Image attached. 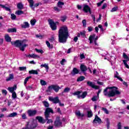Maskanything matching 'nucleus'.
<instances>
[{
  "label": "nucleus",
  "instance_id": "f257e3e1",
  "mask_svg": "<svg viewBox=\"0 0 129 129\" xmlns=\"http://www.w3.org/2000/svg\"><path fill=\"white\" fill-rule=\"evenodd\" d=\"M69 37V32L68 31V27L62 26L60 27L58 31V42L65 44L67 42V40Z\"/></svg>",
  "mask_w": 129,
  "mask_h": 129
},
{
  "label": "nucleus",
  "instance_id": "f03ea898",
  "mask_svg": "<svg viewBox=\"0 0 129 129\" xmlns=\"http://www.w3.org/2000/svg\"><path fill=\"white\" fill-rule=\"evenodd\" d=\"M104 96L108 97H114L115 95H120V92L118 91V88L115 86L107 87L103 92Z\"/></svg>",
  "mask_w": 129,
  "mask_h": 129
},
{
  "label": "nucleus",
  "instance_id": "7ed1b4c3",
  "mask_svg": "<svg viewBox=\"0 0 129 129\" xmlns=\"http://www.w3.org/2000/svg\"><path fill=\"white\" fill-rule=\"evenodd\" d=\"M37 126H38V122L33 121L30 124V122L27 121L25 127H23L22 129H35Z\"/></svg>",
  "mask_w": 129,
  "mask_h": 129
},
{
  "label": "nucleus",
  "instance_id": "20e7f679",
  "mask_svg": "<svg viewBox=\"0 0 129 129\" xmlns=\"http://www.w3.org/2000/svg\"><path fill=\"white\" fill-rule=\"evenodd\" d=\"M62 121H61V119H60V117L57 116L54 120L53 125L56 128H59V127H63V125H62Z\"/></svg>",
  "mask_w": 129,
  "mask_h": 129
},
{
  "label": "nucleus",
  "instance_id": "39448f33",
  "mask_svg": "<svg viewBox=\"0 0 129 129\" xmlns=\"http://www.w3.org/2000/svg\"><path fill=\"white\" fill-rule=\"evenodd\" d=\"M60 89V86L57 85H51L48 87V89L46 90V92H51L52 89H53L55 91V92H58Z\"/></svg>",
  "mask_w": 129,
  "mask_h": 129
},
{
  "label": "nucleus",
  "instance_id": "423d86ee",
  "mask_svg": "<svg viewBox=\"0 0 129 129\" xmlns=\"http://www.w3.org/2000/svg\"><path fill=\"white\" fill-rule=\"evenodd\" d=\"M50 113H54V111L50 107L46 108L44 112V116L46 119H48L50 117Z\"/></svg>",
  "mask_w": 129,
  "mask_h": 129
},
{
  "label": "nucleus",
  "instance_id": "0eeeda50",
  "mask_svg": "<svg viewBox=\"0 0 129 129\" xmlns=\"http://www.w3.org/2000/svg\"><path fill=\"white\" fill-rule=\"evenodd\" d=\"M48 22L50 27L51 28V30H52V31H55V30H57V25H56V23L54 22L53 20L48 19Z\"/></svg>",
  "mask_w": 129,
  "mask_h": 129
},
{
  "label": "nucleus",
  "instance_id": "6e6552de",
  "mask_svg": "<svg viewBox=\"0 0 129 129\" xmlns=\"http://www.w3.org/2000/svg\"><path fill=\"white\" fill-rule=\"evenodd\" d=\"M11 44L15 46V47H17V48H20L23 45V41L20 40H17L14 42H11Z\"/></svg>",
  "mask_w": 129,
  "mask_h": 129
},
{
  "label": "nucleus",
  "instance_id": "1a4fd4ad",
  "mask_svg": "<svg viewBox=\"0 0 129 129\" xmlns=\"http://www.w3.org/2000/svg\"><path fill=\"white\" fill-rule=\"evenodd\" d=\"M28 3H29V7L31 8V9H35V8H37L40 6L39 3H36L34 5V0H27Z\"/></svg>",
  "mask_w": 129,
  "mask_h": 129
},
{
  "label": "nucleus",
  "instance_id": "9d476101",
  "mask_svg": "<svg viewBox=\"0 0 129 129\" xmlns=\"http://www.w3.org/2000/svg\"><path fill=\"white\" fill-rule=\"evenodd\" d=\"M48 100H49V101H52L53 103H54L55 104L58 103V102H59L60 101L59 97H55L54 98H53L52 97H49Z\"/></svg>",
  "mask_w": 129,
  "mask_h": 129
},
{
  "label": "nucleus",
  "instance_id": "9b49d317",
  "mask_svg": "<svg viewBox=\"0 0 129 129\" xmlns=\"http://www.w3.org/2000/svg\"><path fill=\"white\" fill-rule=\"evenodd\" d=\"M96 36V34H93L89 36V40H90V44L93 43V40H94V41H97V40H98V36H96Z\"/></svg>",
  "mask_w": 129,
  "mask_h": 129
},
{
  "label": "nucleus",
  "instance_id": "f8f14e48",
  "mask_svg": "<svg viewBox=\"0 0 129 129\" xmlns=\"http://www.w3.org/2000/svg\"><path fill=\"white\" fill-rule=\"evenodd\" d=\"M87 84L88 86L90 87H92V88H94V89H99V86H96L93 84V83L91 81H87Z\"/></svg>",
  "mask_w": 129,
  "mask_h": 129
},
{
  "label": "nucleus",
  "instance_id": "ddd939ff",
  "mask_svg": "<svg viewBox=\"0 0 129 129\" xmlns=\"http://www.w3.org/2000/svg\"><path fill=\"white\" fill-rule=\"evenodd\" d=\"M27 114L28 116L32 117V116H35L37 114V111L36 110L29 109L27 111Z\"/></svg>",
  "mask_w": 129,
  "mask_h": 129
},
{
  "label": "nucleus",
  "instance_id": "4468645a",
  "mask_svg": "<svg viewBox=\"0 0 129 129\" xmlns=\"http://www.w3.org/2000/svg\"><path fill=\"white\" fill-rule=\"evenodd\" d=\"M36 119H37L38 122L40 123H42L43 124L46 123V120L43 118V117L42 116H37L36 117Z\"/></svg>",
  "mask_w": 129,
  "mask_h": 129
},
{
  "label": "nucleus",
  "instance_id": "2eb2a0df",
  "mask_svg": "<svg viewBox=\"0 0 129 129\" xmlns=\"http://www.w3.org/2000/svg\"><path fill=\"white\" fill-rule=\"evenodd\" d=\"M83 11H84L85 13H88L89 12V14H91V9L88 5H85Z\"/></svg>",
  "mask_w": 129,
  "mask_h": 129
},
{
  "label": "nucleus",
  "instance_id": "dca6fc26",
  "mask_svg": "<svg viewBox=\"0 0 129 129\" xmlns=\"http://www.w3.org/2000/svg\"><path fill=\"white\" fill-rule=\"evenodd\" d=\"M97 122L98 123H101V119H100L97 115H96L95 116V118L93 121V123H97Z\"/></svg>",
  "mask_w": 129,
  "mask_h": 129
},
{
  "label": "nucleus",
  "instance_id": "f3484780",
  "mask_svg": "<svg viewBox=\"0 0 129 129\" xmlns=\"http://www.w3.org/2000/svg\"><path fill=\"white\" fill-rule=\"evenodd\" d=\"M17 90V85H15L12 87H8V90H9V92L11 93H13L15 92V90Z\"/></svg>",
  "mask_w": 129,
  "mask_h": 129
},
{
  "label": "nucleus",
  "instance_id": "a211bd4d",
  "mask_svg": "<svg viewBox=\"0 0 129 129\" xmlns=\"http://www.w3.org/2000/svg\"><path fill=\"white\" fill-rule=\"evenodd\" d=\"M79 73V70L76 68H74L73 71L71 73L73 76H74V75H76V74H78Z\"/></svg>",
  "mask_w": 129,
  "mask_h": 129
},
{
  "label": "nucleus",
  "instance_id": "6ab92c4d",
  "mask_svg": "<svg viewBox=\"0 0 129 129\" xmlns=\"http://www.w3.org/2000/svg\"><path fill=\"white\" fill-rule=\"evenodd\" d=\"M80 69L82 72H86V71H87V67L83 64H82L80 66Z\"/></svg>",
  "mask_w": 129,
  "mask_h": 129
},
{
  "label": "nucleus",
  "instance_id": "aec40b11",
  "mask_svg": "<svg viewBox=\"0 0 129 129\" xmlns=\"http://www.w3.org/2000/svg\"><path fill=\"white\" fill-rule=\"evenodd\" d=\"M87 91L83 92L81 95L78 96V98H82L83 99L85 98L87 96Z\"/></svg>",
  "mask_w": 129,
  "mask_h": 129
},
{
  "label": "nucleus",
  "instance_id": "412c9836",
  "mask_svg": "<svg viewBox=\"0 0 129 129\" xmlns=\"http://www.w3.org/2000/svg\"><path fill=\"white\" fill-rule=\"evenodd\" d=\"M0 7H1V8L3 9H5L6 11L7 12H9L10 13H12V9H11L10 8L6 7V6L2 4H0Z\"/></svg>",
  "mask_w": 129,
  "mask_h": 129
},
{
  "label": "nucleus",
  "instance_id": "4be33fe9",
  "mask_svg": "<svg viewBox=\"0 0 129 129\" xmlns=\"http://www.w3.org/2000/svg\"><path fill=\"white\" fill-rule=\"evenodd\" d=\"M75 114H76V116H78L79 117H83L85 115V114H84V113L81 114V113L80 112V111L76 112Z\"/></svg>",
  "mask_w": 129,
  "mask_h": 129
},
{
  "label": "nucleus",
  "instance_id": "5701e85b",
  "mask_svg": "<svg viewBox=\"0 0 129 129\" xmlns=\"http://www.w3.org/2000/svg\"><path fill=\"white\" fill-rule=\"evenodd\" d=\"M21 27L22 29H27V28H30V25L29 23L25 22H24V25H22Z\"/></svg>",
  "mask_w": 129,
  "mask_h": 129
},
{
  "label": "nucleus",
  "instance_id": "b1692460",
  "mask_svg": "<svg viewBox=\"0 0 129 129\" xmlns=\"http://www.w3.org/2000/svg\"><path fill=\"white\" fill-rule=\"evenodd\" d=\"M5 38L6 42H11L12 38H11V37H10V35H9V34H6L5 36Z\"/></svg>",
  "mask_w": 129,
  "mask_h": 129
},
{
  "label": "nucleus",
  "instance_id": "393cba45",
  "mask_svg": "<svg viewBox=\"0 0 129 129\" xmlns=\"http://www.w3.org/2000/svg\"><path fill=\"white\" fill-rule=\"evenodd\" d=\"M29 74H33V75H38V73L37 70H32L29 71Z\"/></svg>",
  "mask_w": 129,
  "mask_h": 129
},
{
  "label": "nucleus",
  "instance_id": "a878e982",
  "mask_svg": "<svg viewBox=\"0 0 129 129\" xmlns=\"http://www.w3.org/2000/svg\"><path fill=\"white\" fill-rule=\"evenodd\" d=\"M8 33H17V29L15 28H9L8 29Z\"/></svg>",
  "mask_w": 129,
  "mask_h": 129
},
{
  "label": "nucleus",
  "instance_id": "bb28decb",
  "mask_svg": "<svg viewBox=\"0 0 129 129\" xmlns=\"http://www.w3.org/2000/svg\"><path fill=\"white\" fill-rule=\"evenodd\" d=\"M27 57H31V58H33V59H36V58H40L39 55L35 54L34 53L29 54L27 56Z\"/></svg>",
  "mask_w": 129,
  "mask_h": 129
},
{
  "label": "nucleus",
  "instance_id": "cd10ccee",
  "mask_svg": "<svg viewBox=\"0 0 129 129\" xmlns=\"http://www.w3.org/2000/svg\"><path fill=\"white\" fill-rule=\"evenodd\" d=\"M12 79H14V74H9V77L6 79V81H7V82H9V81H11Z\"/></svg>",
  "mask_w": 129,
  "mask_h": 129
},
{
  "label": "nucleus",
  "instance_id": "c85d7f7f",
  "mask_svg": "<svg viewBox=\"0 0 129 129\" xmlns=\"http://www.w3.org/2000/svg\"><path fill=\"white\" fill-rule=\"evenodd\" d=\"M106 126L107 129H109V127H110V121H109V119L108 118H106Z\"/></svg>",
  "mask_w": 129,
  "mask_h": 129
},
{
  "label": "nucleus",
  "instance_id": "c756f323",
  "mask_svg": "<svg viewBox=\"0 0 129 129\" xmlns=\"http://www.w3.org/2000/svg\"><path fill=\"white\" fill-rule=\"evenodd\" d=\"M18 115V113L17 112H13L11 114H9L7 117H15Z\"/></svg>",
  "mask_w": 129,
  "mask_h": 129
},
{
  "label": "nucleus",
  "instance_id": "7c9ffc66",
  "mask_svg": "<svg viewBox=\"0 0 129 129\" xmlns=\"http://www.w3.org/2000/svg\"><path fill=\"white\" fill-rule=\"evenodd\" d=\"M64 3L61 1H59L57 4V6L58 8H60V9H62V8H63V6H64Z\"/></svg>",
  "mask_w": 129,
  "mask_h": 129
},
{
  "label": "nucleus",
  "instance_id": "2f4dec72",
  "mask_svg": "<svg viewBox=\"0 0 129 129\" xmlns=\"http://www.w3.org/2000/svg\"><path fill=\"white\" fill-rule=\"evenodd\" d=\"M42 103L45 107H47V108H49V106H50V104L46 101H42Z\"/></svg>",
  "mask_w": 129,
  "mask_h": 129
},
{
  "label": "nucleus",
  "instance_id": "473e14b6",
  "mask_svg": "<svg viewBox=\"0 0 129 129\" xmlns=\"http://www.w3.org/2000/svg\"><path fill=\"white\" fill-rule=\"evenodd\" d=\"M84 79H85V77H84L83 76H81L80 77H79L77 79V82H80L81 81H83V80H84Z\"/></svg>",
  "mask_w": 129,
  "mask_h": 129
},
{
  "label": "nucleus",
  "instance_id": "72a5a7b5",
  "mask_svg": "<svg viewBox=\"0 0 129 129\" xmlns=\"http://www.w3.org/2000/svg\"><path fill=\"white\" fill-rule=\"evenodd\" d=\"M15 14L17 15V16H21V15H24V11L22 10H18L15 12Z\"/></svg>",
  "mask_w": 129,
  "mask_h": 129
},
{
  "label": "nucleus",
  "instance_id": "f704fd0d",
  "mask_svg": "<svg viewBox=\"0 0 129 129\" xmlns=\"http://www.w3.org/2000/svg\"><path fill=\"white\" fill-rule=\"evenodd\" d=\"M88 114H87V116L89 118L92 117L93 116V113H92V111L90 110L88 111Z\"/></svg>",
  "mask_w": 129,
  "mask_h": 129
},
{
  "label": "nucleus",
  "instance_id": "c9c22d12",
  "mask_svg": "<svg viewBox=\"0 0 129 129\" xmlns=\"http://www.w3.org/2000/svg\"><path fill=\"white\" fill-rule=\"evenodd\" d=\"M28 46L27 44H24L23 45H22V46H20V47H19L20 49V51H22V52H24V51H25V48Z\"/></svg>",
  "mask_w": 129,
  "mask_h": 129
},
{
  "label": "nucleus",
  "instance_id": "e433bc0d",
  "mask_svg": "<svg viewBox=\"0 0 129 129\" xmlns=\"http://www.w3.org/2000/svg\"><path fill=\"white\" fill-rule=\"evenodd\" d=\"M17 8L19 10H23L24 8V5L22 3H18L17 4Z\"/></svg>",
  "mask_w": 129,
  "mask_h": 129
},
{
  "label": "nucleus",
  "instance_id": "4c0bfd02",
  "mask_svg": "<svg viewBox=\"0 0 129 129\" xmlns=\"http://www.w3.org/2000/svg\"><path fill=\"white\" fill-rule=\"evenodd\" d=\"M123 58L126 59L125 61H129V57L125 52L123 53Z\"/></svg>",
  "mask_w": 129,
  "mask_h": 129
},
{
  "label": "nucleus",
  "instance_id": "58836bf2",
  "mask_svg": "<svg viewBox=\"0 0 129 129\" xmlns=\"http://www.w3.org/2000/svg\"><path fill=\"white\" fill-rule=\"evenodd\" d=\"M81 92H82V91H78L75 92L73 94V95H77L78 98V96H80V94L81 93Z\"/></svg>",
  "mask_w": 129,
  "mask_h": 129
},
{
  "label": "nucleus",
  "instance_id": "ea45409f",
  "mask_svg": "<svg viewBox=\"0 0 129 129\" xmlns=\"http://www.w3.org/2000/svg\"><path fill=\"white\" fill-rule=\"evenodd\" d=\"M40 67L41 68H43V67H44L46 70H49V66L48 64H46V63H44V64H41Z\"/></svg>",
  "mask_w": 129,
  "mask_h": 129
},
{
  "label": "nucleus",
  "instance_id": "a19ab883",
  "mask_svg": "<svg viewBox=\"0 0 129 129\" xmlns=\"http://www.w3.org/2000/svg\"><path fill=\"white\" fill-rule=\"evenodd\" d=\"M80 35L83 37V38H86V32L83 31V32H80Z\"/></svg>",
  "mask_w": 129,
  "mask_h": 129
},
{
  "label": "nucleus",
  "instance_id": "79ce46f5",
  "mask_svg": "<svg viewBox=\"0 0 129 129\" xmlns=\"http://www.w3.org/2000/svg\"><path fill=\"white\" fill-rule=\"evenodd\" d=\"M31 78H32V76L27 77L25 78V79L24 80V85H26V84H27V83L28 82V81H29V79H31Z\"/></svg>",
  "mask_w": 129,
  "mask_h": 129
},
{
  "label": "nucleus",
  "instance_id": "37998d69",
  "mask_svg": "<svg viewBox=\"0 0 129 129\" xmlns=\"http://www.w3.org/2000/svg\"><path fill=\"white\" fill-rule=\"evenodd\" d=\"M60 19V21H61L62 23H64V22L67 20V17L66 16H63L61 17Z\"/></svg>",
  "mask_w": 129,
  "mask_h": 129
},
{
  "label": "nucleus",
  "instance_id": "c03bdc74",
  "mask_svg": "<svg viewBox=\"0 0 129 129\" xmlns=\"http://www.w3.org/2000/svg\"><path fill=\"white\" fill-rule=\"evenodd\" d=\"M40 84L42 86H45V85H47V82L44 80H40Z\"/></svg>",
  "mask_w": 129,
  "mask_h": 129
},
{
  "label": "nucleus",
  "instance_id": "a18cd8bd",
  "mask_svg": "<svg viewBox=\"0 0 129 129\" xmlns=\"http://www.w3.org/2000/svg\"><path fill=\"white\" fill-rule=\"evenodd\" d=\"M126 62H128V61H126L125 60H123V63L124 64V65L125 66V67L126 68H127V69H129V66L128 64H127V63H126Z\"/></svg>",
  "mask_w": 129,
  "mask_h": 129
},
{
  "label": "nucleus",
  "instance_id": "49530a36",
  "mask_svg": "<svg viewBox=\"0 0 129 129\" xmlns=\"http://www.w3.org/2000/svg\"><path fill=\"white\" fill-rule=\"evenodd\" d=\"M19 68L20 71H25V70H27V68L26 67H20Z\"/></svg>",
  "mask_w": 129,
  "mask_h": 129
},
{
  "label": "nucleus",
  "instance_id": "de8ad7c7",
  "mask_svg": "<svg viewBox=\"0 0 129 129\" xmlns=\"http://www.w3.org/2000/svg\"><path fill=\"white\" fill-rule=\"evenodd\" d=\"M35 50L37 53H40V54H43V53H44V51H43L42 49H38L37 48H35Z\"/></svg>",
  "mask_w": 129,
  "mask_h": 129
},
{
  "label": "nucleus",
  "instance_id": "09e8293b",
  "mask_svg": "<svg viewBox=\"0 0 129 129\" xmlns=\"http://www.w3.org/2000/svg\"><path fill=\"white\" fill-rule=\"evenodd\" d=\"M102 110H103V111H104L106 114H108V113H109V112H108V110L107 109H106V108L102 107Z\"/></svg>",
  "mask_w": 129,
  "mask_h": 129
},
{
  "label": "nucleus",
  "instance_id": "8fccbe9b",
  "mask_svg": "<svg viewBox=\"0 0 129 129\" xmlns=\"http://www.w3.org/2000/svg\"><path fill=\"white\" fill-rule=\"evenodd\" d=\"M53 10L57 13H59V12H61V10L59 9L57 7H54L53 8Z\"/></svg>",
  "mask_w": 129,
  "mask_h": 129
},
{
  "label": "nucleus",
  "instance_id": "3c124183",
  "mask_svg": "<svg viewBox=\"0 0 129 129\" xmlns=\"http://www.w3.org/2000/svg\"><path fill=\"white\" fill-rule=\"evenodd\" d=\"M69 91H70V88L69 87L64 88L63 90V92H64L65 93H68V92H69Z\"/></svg>",
  "mask_w": 129,
  "mask_h": 129
},
{
  "label": "nucleus",
  "instance_id": "603ef678",
  "mask_svg": "<svg viewBox=\"0 0 129 129\" xmlns=\"http://www.w3.org/2000/svg\"><path fill=\"white\" fill-rule=\"evenodd\" d=\"M12 98H13V99H16V98H17V93L16 92L12 93Z\"/></svg>",
  "mask_w": 129,
  "mask_h": 129
},
{
  "label": "nucleus",
  "instance_id": "864d4df0",
  "mask_svg": "<svg viewBox=\"0 0 129 129\" xmlns=\"http://www.w3.org/2000/svg\"><path fill=\"white\" fill-rule=\"evenodd\" d=\"M36 22L37 21H36V19L31 20L30 21L31 25H32V26H34Z\"/></svg>",
  "mask_w": 129,
  "mask_h": 129
},
{
  "label": "nucleus",
  "instance_id": "5fc2aeb1",
  "mask_svg": "<svg viewBox=\"0 0 129 129\" xmlns=\"http://www.w3.org/2000/svg\"><path fill=\"white\" fill-rule=\"evenodd\" d=\"M82 24H83V27H84V28H86V20L84 19L82 21Z\"/></svg>",
  "mask_w": 129,
  "mask_h": 129
},
{
  "label": "nucleus",
  "instance_id": "6e6d98bb",
  "mask_svg": "<svg viewBox=\"0 0 129 129\" xmlns=\"http://www.w3.org/2000/svg\"><path fill=\"white\" fill-rule=\"evenodd\" d=\"M46 120H47V122H46L47 124L52 123V122H53V120H52V119H49V118H47V119H46L45 118V121Z\"/></svg>",
  "mask_w": 129,
  "mask_h": 129
},
{
  "label": "nucleus",
  "instance_id": "4d7b16f0",
  "mask_svg": "<svg viewBox=\"0 0 129 129\" xmlns=\"http://www.w3.org/2000/svg\"><path fill=\"white\" fill-rule=\"evenodd\" d=\"M118 9V8L117 7L113 8L111 10V13H113V12H116Z\"/></svg>",
  "mask_w": 129,
  "mask_h": 129
},
{
  "label": "nucleus",
  "instance_id": "13d9d810",
  "mask_svg": "<svg viewBox=\"0 0 129 129\" xmlns=\"http://www.w3.org/2000/svg\"><path fill=\"white\" fill-rule=\"evenodd\" d=\"M26 89H27V90H32V89H33V85L26 87Z\"/></svg>",
  "mask_w": 129,
  "mask_h": 129
},
{
  "label": "nucleus",
  "instance_id": "bf43d9fd",
  "mask_svg": "<svg viewBox=\"0 0 129 129\" xmlns=\"http://www.w3.org/2000/svg\"><path fill=\"white\" fill-rule=\"evenodd\" d=\"M11 20H15L17 19V16L15 15L14 14H11Z\"/></svg>",
  "mask_w": 129,
  "mask_h": 129
},
{
  "label": "nucleus",
  "instance_id": "052dcab7",
  "mask_svg": "<svg viewBox=\"0 0 129 129\" xmlns=\"http://www.w3.org/2000/svg\"><path fill=\"white\" fill-rule=\"evenodd\" d=\"M118 129H121V122H119L117 125Z\"/></svg>",
  "mask_w": 129,
  "mask_h": 129
},
{
  "label": "nucleus",
  "instance_id": "680f3d73",
  "mask_svg": "<svg viewBox=\"0 0 129 129\" xmlns=\"http://www.w3.org/2000/svg\"><path fill=\"white\" fill-rule=\"evenodd\" d=\"M88 31L89 32H92V31H93V27H92L91 26H89L88 27Z\"/></svg>",
  "mask_w": 129,
  "mask_h": 129
},
{
  "label": "nucleus",
  "instance_id": "e2e57ef3",
  "mask_svg": "<svg viewBox=\"0 0 129 129\" xmlns=\"http://www.w3.org/2000/svg\"><path fill=\"white\" fill-rule=\"evenodd\" d=\"M103 2H104V0L101 1L100 3H98L97 4V6L98 7H100V6H101V5H102V4H103Z\"/></svg>",
  "mask_w": 129,
  "mask_h": 129
},
{
  "label": "nucleus",
  "instance_id": "0e129e2a",
  "mask_svg": "<svg viewBox=\"0 0 129 129\" xmlns=\"http://www.w3.org/2000/svg\"><path fill=\"white\" fill-rule=\"evenodd\" d=\"M119 74L117 71L115 72V74H114V78H117L119 77Z\"/></svg>",
  "mask_w": 129,
  "mask_h": 129
},
{
  "label": "nucleus",
  "instance_id": "69168bd1",
  "mask_svg": "<svg viewBox=\"0 0 129 129\" xmlns=\"http://www.w3.org/2000/svg\"><path fill=\"white\" fill-rule=\"evenodd\" d=\"M98 28H99V29H100V30L101 31V32H103L104 31V29H103V28L102 27V25H98Z\"/></svg>",
  "mask_w": 129,
  "mask_h": 129
},
{
  "label": "nucleus",
  "instance_id": "338daca9",
  "mask_svg": "<svg viewBox=\"0 0 129 129\" xmlns=\"http://www.w3.org/2000/svg\"><path fill=\"white\" fill-rule=\"evenodd\" d=\"M96 98H97V96H94L92 98V101H96L97 100L96 99Z\"/></svg>",
  "mask_w": 129,
  "mask_h": 129
},
{
  "label": "nucleus",
  "instance_id": "774afa93",
  "mask_svg": "<svg viewBox=\"0 0 129 129\" xmlns=\"http://www.w3.org/2000/svg\"><path fill=\"white\" fill-rule=\"evenodd\" d=\"M46 44L48 48H51V44L48 41H46Z\"/></svg>",
  "mask_w": 129,
  "mask_h": 129
}]
</instances>
